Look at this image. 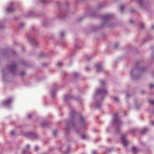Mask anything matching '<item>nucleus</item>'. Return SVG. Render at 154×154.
Masks as SVG:
<instances>
[{
  "label": "nucleus",
  "mask_w": 154,
  "mask_h": 154,
  "mask_svg": "<svg viewBox=\"0 0 154 154\" xmlns=\"http://www.w3.org/2000/svg\"><path fill=\"white\" fill-rule=\"evenodd\" d=\"M103 99V97H95L94 98V105L95 107L98 108L100 107Z\"/></svg>",
  "instance_id": "f257e3e1"
},
{
  "label": "nucleus",
  "mask_w": 154,
  "mask_h": 154,
  "mask_svg": "<svg viewBox=\"0 0 154 154\" xmlns=\"http://www.w3.org/2000/svg\"><path fill=\"white\" fill-rule=\"evenodd\" d=\"M126 135L123 134L122 135L121 137V140L122 142V143L124 146H126L128 144V142L126 139Z\"/></svg>",
  "instance_id": "f03ea898"
},
{
  "label": "nucleus",
  "mask_w": 154,
  "mask_h": 154,
  "mask_svg": "<svg viewBox=\"0 0 154 154\" xmlns=\"http://www.w3.org/2000/svg\"><path fill=\"white\" fill-rule=\"evenodd\" d=\"M118 113H116L114 114L113 117V122L115 123L117 125H119L120 124H121V122L120 121L117 117V115Z\"/></svg>",
  "instance_id": "7ed1b4c3"
},
{
  "label": "nucleus",
  "mask_w": 154,
  "mask_h": 154,
  "mask_svg": "<svg viewBox=\"0 0 154 154\" xmlns=\"http://www.w3.org/2000/svg\"><path fill=\"white\" fill-rule=\"evenodd\" d=\"M107 91L106 90L101 89L99 88H97L95 91V93L96 94L98 93L106 94L107 93Z\"/></svg>",
  "instance_id": "20e7f679"
},
{
  "label": "nucleus",
  "mask_w": 154,
  "mask_h": 154,
  "mask_svg": "<svg viewBox=\"0 0 154 154\" xmlns=\"http://www.w3.org/2000/svg\"><path fill=\"white\" fill-rule=\"evenodd\" d=\"M12 101L11 100H8L5 101L3 103V105L6 107H9Z\"/></svg>",
  "instance_id": "39448f33"
},
{
  "label": "nucleus",
  "mask_w": 154,
  "mask_h": 154,
  "mask_svg": "<svg viewBox=\"0 0 154 154\" xmlns=\"http://www.w3.org/2000/svg\"><path fill=\"white\" fill-rule=\"evenodd\" d=\"M111 99L115 102H118L119 100V98L118 97H111Z\"/></svg>",
  "instance_id": "423d86ee"
},
{
  "label": "nucleus",
  "mask_w": 154,
  "mask_h": 154,
  "mask_svg": "<svg viewBox=\"0 0 154 154\" xmlns=\"http://www.w3.org/2000/svg\"><path fill=\"white\" fill-rule=\"evenodd\" d=\"M75 114V112L74 109L72 110L69 113V115L71 117H73L74 115Z\"/></svg>",
  "instance_id": "0eeeda50"
},
{
  "label": "nucleus",
  "mask_w": 154,
  "mask_h": 154,
  "mask_svg": "<svg viewBox=\"0 0 154 154\" xmlns=\"http://www.w3.org/2000/svg\"><path fill=\"white\" fill-rule=\"evenodd\" d=\"M81 137L83 140H86L88 138V137L85 134H82L81 135Z\"/></svg>",
  "instance_id": "6e6552de"
},
{
  "label": "nucleus",
  "mask_w": 154,
  "mask_h": 154,
  "mask_svg": "<svg viewBox=\"0 0 154 154\" xmlns=\"http://www.w3.org/2000/svg\"><path fill=\"white\" fill-rule=\"evenodd\" d=\"M95 66L97 68V71H98L99 70V68L101 67V65L100 63H98L95 65Z\"/></svg>",
  "instance_id": "1a4fd4ad"
},
{
  "label": "nucleus",
  "mask_w": 154,
  "mask_h": 154,
  "mask_svg": "<svg viewBox=\"0 0 154 154\" xmlns=\"http://www.w3.org/2000/svg\"><path fill=\"white\" fill-rule=\"evenodd\" d=\"M7 11L8 12H11L14 11V9L11 8H8L7 9Z\"/></svg>",
  "instance_id": "9d476101"
},
{
  "label": "nucleus",
  "mask_w": 154,
  "mask_h": 154,
  "mask_svg": "<svg viewBox=\"0 0 154 154\" xmlns=\"http://www.w3.org/2000/svg\"><path fill=\"white\" fill-rule=\"evenodd\" d=\"M85 121L83 118L82 117H81L79 121V122L82 124H83L85 123Z\"/></svg>",
  "instance_id": "9b49d317"
},
{
  "label": "nucleus",
  "mask_w": 154,
  "mask_h": 154,
  "mask_svg": "<svg viewBox=\"0 0 154 154\" xmlns=\"http://www.w3.org/2000/svg\"><path fill=\"white\" fill-rule=\"evenodd\" d=\"M132 150L134 152H136L138 151V149L137 147H133L132 148Z\"/></svg>",
  "instance_id": "f8f14e48"
},
{
  "label": "nucleus",
  "mask_w": 154,
  "mask_h": 154,
  "mask_svg": "<svg viewBox=\"0 0 154 154\" xmlns=\"http://www.w3.org/2000/svg\"><path fill=\"white\" fill-rule=\"evenodd\" d=\"M149 103L151 104L154 105V100H149Z\"/></svg>",
  "instance_id": "ddd939ff"
},
{
  "label": "nucleus",
  "mask_w": 154,
  "mask_h": 154,
  "mask_svg": "<svg viewBox=\"0 0 154 154\" xmlns=\"http://www.w3.org/2000/svg\"><path fill=\"white\" fill-rule=\"evenodd\" d=\"M29 134L30 137L31 136L35 137L36 136V135L35 134L32 133H29Z\"/></svg>",
  "instance_id": "4468645a"
},
{
  "label": "nucleus",
  "mask_w": 154,
  "mask_h": 154,
  "mask_svg": "<svg viewBox=\"0 0 154 154\" xmlns=\"http://www.w3.org/2000/svg\"><path fill=\"white\" fill-rule=\"evenodd\" d=\"M57 131L56 130H54L53 131V134H54V135L55 136H56V134L57 133Z\"/></svg>",
  "instance_id": "2eb2a0df"
},
{
  "label": "nucleus",
  "mask_w": 154,
  "mask_h": 154,
  "mask_svg": "<svg viewBox=\"0 0 154 154\" xmlns=\"http://www.w3.org/2000/svg\"><path fill=\"white\" fill-rule=\"evenodd\" d=\"M100 83L101 85H104L105 84V82L103 80L100 81Z\"/></svg>",
  "instance_id": "dca6fc26"
},
{
  "label": "nucleus",
  "mask_w": 154,
  "mask_h": 154,
  "mask_svg": "<svg viewBox=\"0 0 154 154\" xmlns=\"http://www.w3.org/2000/svg\"><path fill=\"white\" fill-rule=\"evenodd\" d=\"M124 9V7L123 6H121L120 7V10L121 11H122V12L123 11V9Z\"/></svg>",
  "instance_id": "f3484780"
},
{
  "label": "nucleus",
  "mask_w": 154,
  "mask_h": 154,
  "mask_svg": "<svg viewBox=\"0 0 154 154\" xmlns=\"http://www.w3.org/2000/svg\"><path fill=\"white\" fill-rule=\"evenodd\" d=\"M62 64V63L60 62H59L57 64V66H60Z\"/></svg>",
  "instance_id": "a211bd4d"
},
{
  "label": "nucleus",
  "mask_w": 154,
  "mask_h": 154,
  "mask_svg": "<svg viewBox=\"0 0 154 154\" xmlns=\"http://www.w3.org/2000/svg\"><path fill=\"white\" fill-rule=\"evenodd\" d=\"M39 149V147L38 146H36L35 147V150L37 151Z\"/></svg>",
  "instance_id": "6ab92c4d"
},
{
  "label": "nucleus",
  "mask_w": 154,
  "mask_h": 154,
  "mask_svg": "<svg viewBox=\"0 0 154 154\" xmlns=\"http://www.w3.org/2000/svg\"><path fill=\"white\" fill-rule=\"evenodd\" d=\"M28 153V152H27V151H26L25 150H23V154H25L26 153Z\"/></svg>",
  "instance_id": "aec40b11"
},
{
  "label": "nucleus",
  "mask_w": 154,
  "mask_h": 154,
  "mask_svg": "<svg viewBox=\"0 0 154 154\" xmlns=\"http://www.w3.org/2000/svg\"><path fill=\"white\" fill-rule=\"evenodd\" d=\"M140 25H141V27L142 28H144V24H143V23H141L140 24Z\"/></svg>",
  "instance_id": "412c9836"
},
{
  "label": "nucleus",
  "mask_w": 154,
  "mask_h": 154,
  "mask_svg": "<svg viewBox=\"0 0 154 154\" xmlns=\"http://www.w3.org/2000/svg\"><path fill=\"white\" fill-rule=\"evenodd\" d=\"M111 16L110 14H107L106 16V17L109 18Z\"/></svg>",
  "instance_id": "4be33fe9"
},
{
  "label": "nucleus",
  "mask_w": 154,
  "mask_h": 154,
  "mask_svg": "<svg viewBox=\"0 0 154 154\" xmlns=\"http://www.w3.org/2000/svg\"><path fill=\"white\" fill-rule=\"evenodd\" d=\"M78 75V74L77 73H76L75 72H74V75L75 77L77 76Z\"/></svg>",
  "instance_id": "5701e85b"
},
{
  "label": "nucleus",
  "mask_w": 154,
  "mask_h": 154,
  "mask_svg": "<svg viewBox=\"0 0 154 154\" xmlns=\"http://www.w3.org/2000/svg\"><path fill=\"white\" fill-rule=\"evenodd\" d=\"M25 72L24 71H22L21 72V75H23L25 74Z\"/></svg>",
  "instance_id": "b1692460"
},
{
  "label": "nucleus",
  "mask_w": 154,
  "mask_h": 154,
  "mask_svg": "<svg viewBox=\"0 0 154 154\" xmlns=\"http://www.w3.org/2000/svg\"><path fill=\"white\" fill-rule=\"evenodd\" d=\"M97 153L96 151H94L92 152V154H96Z\"/></svg>",
  "instance_id": "393cba45"
},
{
  "label": "nucleus",
  "mask_w": 154,
  "mask_h": 154,
  "mask_svg": "<svg viewBox=\"0 0 154 154\" xmlns=\"http://www.w3.org/2000/svg\"><path fill=\"white\" fill-rule=\"evenodd\" d=\"M14 133V131H13L11 132V135H13Z\"/></svg>",
  "instance_id": "a878e982"
},
{
  "label": "nucleus",
  "mask_w": 154,
  "mask_h": 154,
  "mask_svg": "<svg viewBox=\"0 0 154 154\" xmlns=\"http://www.w3.org/2000/svg\"><path fill=\"white\" fill-rule=\"evenodd\" d=\"M64 33L63 32H61L60 33V35L61 36H63L64 35Z\"/></svg>",
  "instance_id": "bb28decb"
},
{
  "label": "nucleus",
  "mask_w": 154,
  "mask_h": 154,
  "mask_svg": "<svg viewBox=\"0 0 154 154\" xmlns=\"http://www.w3.org/2000/svg\"><path fill=\"white\" fill-rule=\"evenodd\" d=\"M30 147V146L29 145V144H27V145H26V148H29Z\"/></svg>",
  "instance_id": "cd10ccee"
},
{
  "label": "nucleus",
  "mask_w": 154,
  "mask_h": 154,
  "mask_svg": "<svg viewBox=\"0 0 154 154\" xmlns=\"http://www.w3.org/2000/svg\"><path fill=\"white\" fill-rule=\"evenodd\" d=\"M154 87V86L153 85H151L150 86V88H153Z\"/></svg>",
  "instance_id": "c85d7f7f"
},
{
  "label": "nucleus",
  "mask_w": 154,
  "mask_h": 154,
  "mask_svg": "<svg viewBox=\"0 0 154 154\" xmlns=\"http://www.w3.org/2000/svg\"><path fill=\"white\" fill-rule=\"evenodd\" d=\"M24 26V24L23 23H21L20 24V26L21 27L23 26Z\"/></svg>",
  "instance_id": "c756f323"
},
{
  "label": "nucleus",
  "mask_w": 154,
  "mask_h": 154,
  "mask_svg": "<svg viewBox=\"0 0 154 154\" xmlns=\"http://www.w3.org/2000/svg\"><path fill=\"white\" fill-rule=\"evenodd\" d=\"M151 123L152 125H154V122L153 121L151 122Z\"/></svg>",
  "instance_id": "7c9ffc66"
},
{
  "label": "nucleus",
  "mask_w": 154,
  "mask_h": 154,
  "mask_svg": "<svg viewBox=\"0 0 154 154\" xmlns=\"http://www.w3.org/2000/svg\"><path fill=\"white\" fill-rule=\"evenodd\" d=\"M31 117V114L29 115L28 117L29 118H30Z\"/></svg>",
  "instance_id": "2f4dec72"
},
{
  "label": "nucleus",
  "mask_w": 154,
  "mask_h": 154,
  "mask_svg": "<svg viewBox=\"0 0 154 154\" xmlns=\"http://www.w3.org/2000/svg\"><path fill=\"white\" fill-rule=\"evenodd\" d=\"M130 22L131 23H133V21L132 20H130Z\"/></svg>",
  "instance_id": "473e14b6"
},
{
  "label": "nucleus",
  "mask_w": 154,
  "mask_h": 154,
  "mask_svg": "<svg viewBox=\"0 0 154 154\" xmlns=\"http://www.w3.org/2000/svg\"><path fill=\"white\" fill-rule=\"evenodd\" d=\"M139 2V3H140V2H141V0H138Z\"/></svg>",
  "instance_id": "72a5a7b5"
},
{
  "label": "nucleus",
  "mask_w": 154,
  "mask_h": 154,
  "mask_svg": "<svg viewBox=\"0 0 154 154\" xmlns=\"http://www.w3.org/2000/svg\"><path fill=\"white\" fill-rule=\"evenodd\" d=\"M131 11L132 13H133V12H134V10H131Z\"/></svg>",
  "instance_id": "f704fd0d"
},
{
  "label": "nucleus",
  "mask_w": 154,
  "mask_h": 154,
  "mask_svg": "<svg viewBox=\"0 0 154 154\" xmlns=\"http://www.w3.org/2000/svg\"><path fill=\"white\" fill-rule=\"evenodd\" d=\"M65 97V98H64V99L65 100H66L67 99V97Z\"/></svg>",
  "instance_id": "c9c22d12"
},
{
  "label": "nucleus",
  "mask_w": 154,
  "mask_h": 154,
  "mask_svg": "<svg viewBox=\"0 0 154 154\" xmlns=\"http://www.w3.org/2000/svg\"><path fill=\"white\" fill-rule=\"evenodd\" d=\"M152 29H154V25H152Z\"/></svg>",
  "instance_id": "e433bc0d"
},
{
  "label": "nucleus",
  "mask_w": 154,
  "mask_h": 154,
  "mask_svg": "<svg viewBox=\"0 0 154 154\" xmlns=\"http://www.w3.org/2000/svg\"><path fill=\"white\" fill-rule=\"evenodd\" d=\"M73 125L74 126H75V123H73Z\"/></svg>",
  "instance_id": "4c0bfd02"
},
{
  "label": "nucleus",
  "mask_w": 154,
  "mask_h": 154,
  "mask_svg": "<svg viewBox=\"0 0 154 154\" xmlns=\"http://www.w3.org/2000/svg\"><path fill=\"white\" fill-rule=\"evenodd\" d=\"M86 70H88V67H86Z\"/></svg>",
  "instance_id": "58836bf2"
},
{
  "label": "nucleus",
  "mask_w": 154,
  "mask_h": 154,
  "mask_svg": "<svg viewBox=\"0 0 154 154\" xmlns=\"http://www.w3.org/2000/svg\"><path fill=\"white\" fill-rule=\"evenodd\" d=\"M43 65L44 66H45V65H46L45 64H43Z\"/></svg>",
  "instance_id": "ea45409f"
},
{
  "label": "nucleus",
  "mask_w": 154,
  "mask_h": 154,
  "mask_svg": "<svg viewBox=\"0 0 154 154\" xmlns=\"http://www.w3.org/2000/svg\"><path fill=\"white\" fill-rule=\"evenodd\" d=\"M144 133V132H143V133H142V134H143V133Z\"/></svg>",
  "instance_id": "a19ab883"
},
{
  "label": "nucleus",
  "mask_w": 154,
  "mask_h": 154,
  "mask_svg": "<svg viewBox=\"0 0 154 154\" xmlns=\"http://www.w3.org/2000/svg\"><path fill=\"white\" fill-rule=\"evenodd\" d=\"M144 130L146 131V129H144Z\"/></svg>",
  "instance_id": "79ce46f5"
},
{
  "label": "nucleus",
  "mask_w": 154,
  "mask_h": 154,
  "mask_svg": "<svg viewBox=\"0 0 154 154\" xmlns=\"http://www.w3.org/2000/svg\"><path fill=\"white\" fill-rule=\"evenodd\" d=\"M115 47H117V46H116V45H115Z\"/></svg>",
  "instance_id": "37998d69"
},
{
  "label": "nucleus",
  "mask_w": 154,
  "mask_h": 154,
  "mask_svg": "<svg viewBox=\"0 0 154 154\" xmlns=\"http://www.w3.org/2000/svg\"><path fill=\"white\" fill-rule=\"evenodd\" d=\"M42 154H45V153H43Z\"/></svg>",
  "instance_id": "c03bdc74"
}]
</instances>
